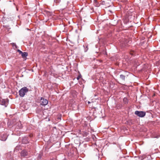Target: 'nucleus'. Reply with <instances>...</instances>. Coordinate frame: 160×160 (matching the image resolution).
I'll return each mask as SVG.
<instances>
[{
  "instance_id": "obj_8",
  "label": "nucleus",
  "mask_w": 160,
  "mask_h": 160,
  "mask_svg": "<svg viewBox=\"0 0 160 160\" xmlns=\"http://www.w3.org/2000/svg\"><path fill=\"white\" fill-rule=\"evenodd\" d=\"M18 52H19V54H21L23 52L22 51H20V50L18 49L17 50Z\"/></svg>"
},
{
  "instance_id": "obj_14",
  "label": "nucleus",
  "mask_w": 160,
  "mask_h": 160,
  "mask_svg": "<svg viewBox=\"0 0 160 160\" xmlns=\"http://www.w3.org/2000/svg\"><path fill=\"white\" fill-rule=\"evenodd\" d=\"M88 103H90V102L88 101Z\"/></svg>"
},
{
  "instance_id": "obj_11",
  "label": "nucleus",
  "mask_w": 160,
  "mask_h": 160,
  "mask_svg": "<svg viewBox=\"0 0 160 160\" xmlns=\"http://www.w3.org/2000/svg\"><path fill=\"white\" fill-rule=\"evenodd\" d=\"M8 160H13V159L12 158H10L9 159H8Z\"/></svg>"
},
{
  "instance_id": "obj_6",
  "label": "nucleus",
  "mask_w": 160,
  "mask_h": 160,
  "mask_svg": "<svg viewBox=\"0 0 160 160\" xmlns=\"http://www.w3.org/2000/svg\"><path fill=\"white\" fill-rule=\"evenodd\" d=\"M7 138V136L6 135H3L1 137V140L3 141H5Z\"/></svg>"
},
{
  "instance_id": "obj_10",
  "label": "nucleus",
  "mask_w": 160,
  "mask_h": 160,
  "mask_svg": "<svg viewBox=\"0 0 160 160\" xmlns=\"http://www.w3.org/2000/svg\"><path fill=\"white\" fill-rule=\"evenodd\" d=\"M80 76H78L77 77V80H79L80 79Z\"/></svg>"
},
{
  "instance_id": "obj_7",
  "label": "nucleus",
  "mask_w": 160,
  "mask_h": 160,
  "mask_svg": "<svg viewBox=\"0 0 160 160\" xmlns=\"http://www.w3.org/2000/svg\"><path fill=\"white\" fill-rule=\"evenodd\" d=\"M125 76L124 74H121L120 75V78L122 80H124Z\"/></svg>"
},
{
  "instance_id": "obj_4",
  "label": "nucleus",
  "mask_w": 160,
  "mask_h": 160,
  "mask_svg": "<svg viewBox=\"0 0 160 160\" xmlns=\"http://www.w3.org/2000/svg\"><path fill=\"white\" fill-rule=\"evenodd\" d=\"M28 152L25 150H23L20 152V155L22 157H27L28 155Z\"/></svg>"
},
{
  "instance_id": "obj_2",
  "label": "nucleus",
  "mask_w": 160,
  "mask_h": 160,
  "mask_svg": "<svg viewBox=\"0 0 160 160\" xmlns=\"http://www.w3.org/2000/svg\"><path fill=\"white\" fill-rule=\"evenodd\" d=\"M135 114L139 117H143L146 115V112L144 111H136L135 112Z\"/></svg>"
},
{
  "instance_id": "obj_12",
  "label": "nucleus",
  "mask_w": 160,
  "mask_h": 160,
  "mask_svg": "<svg viewBox=\"0 0 160 160\" xmlns=\"http://www.w3.org/2000/svg\"><path fill=\"white\" fill-rule=\"evenodd\" d=\"M130 54H131V55H134V53H132V52H130Z\"/></svg>"
},
{
  "instance_id": "obj_3",
  "label": "nucleus",
  "mask_w": 160,
  "mask_h": 160,
  "mask_svg": "<svg viewBox=\"0 0 160 160\" xmlns=\"http://www.w3.org/2000/svg\"><path fill=\"white\" fill-rule=\"evenodd\" d=\"M48 101L46 99L41 98L40 100V104L43 106H45L48 103Z\"/></svg>"
},
{
  "instance_id": "obj_5",
  "label": "nucleus",
  "mask_w": 160,
  "mask_h": 160,
  "mask_svg": "<svg viewBox=\"0 0 160 160\" xmlns=\"http://www.w3.org/2000/svg\"><path fill=\"white\" fill-rule=\"evenodd\" d=\"M28 53L26 52H23L21 54V55L22 58H26V57L28 56Z\"/></svg>"
},
{
  "instance_id": "obj_1",
  "label": "nucleus",
  "mask_w": 160,
  "mask_h": 160,
  "mask_svg": "<svg viewBox=\"0 0 160 160\" xmlns=\"http://www.w3.org/2000/svg\"><path fill=\"white\" fill-rule=\"evenodd\" d=\"M28 89L26 87H23L19 91V95L21 97H23L28 91Z\"/></svg>"
},
{
  "instance_id": "obj_15",
  "label": "nucleus",
  "mask_w": 160,
  "mask_h": 160,
  "mask_svg": "<svg viewBox=\"0 0 160 160\" xmlns=\"http://www.w3.org/2000/svg\"><path fill=\"white\" fill-rule=\"evenodd\" d=\"M125 99H126V98H124V100H125Z\"/></svg>"
},
{
  "instance_id": "obj_9",
  "label": "nucleus",
  "mask_w": 160,
  "mask_h": 160,
  "mask_svg": "<svg viewBox=\"0 0 160 160\" xmlns=\"http://www.w3.org/2000/svg\"><path fill=\"white\" fill-rule=\"evenodd\" d=\"M60 0H54V1L56 3H58L59 2Z\"/></svg>"
},
{
  "instance_id": "obj_13",
  "label": "nucleus",
  "mask_w": 160,
  "mask_h": 160,
  "mask_svg": "<svg viewBox=\"0 0 160 160\" xmlns=\"http://www.w3.org/2000/svg\"><path fill=\"white\" fill-rule=\"evenodd\" d=\"M13 46H15L16 48V44H15L14 43H13Z\"/></svg>"
}]
</instances>
